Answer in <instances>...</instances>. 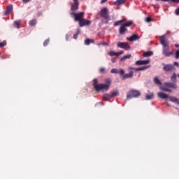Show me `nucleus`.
<instances>
[{
    "label": "nucleus",
    "instance_id": "f257e3e1",
    "mask_svg": "<svg viewBox=\"0 0 179 179\" xmlns=\"http://www.w3.org/2000/svg\"><path fill=\"white\" fill-rule=\"evenodd\" d=\"M171 81L173 82H166L164 83L161 87L160 90L162 92H166V93H173V89L177 90L178 89V86L177 85V73H173L172 76H171Z\"/></svg>",
    "mask_w": 179,
    "mask_h": 179
},
{
    "label": "nucleus",
    "instance_id": "f03ea898",
    "mask_svg": "<svg viewBox=\"0 0 179 179\" xmlns=\"http://www.w3.org/2000/svg\"><path fill=\"white\" fill-rule=\"evenodd\" d=\"M99 83L97 79H94L93 80V87L96 92H100L105 90V92L108 91L110 86H111V78L105 79V84Z\"/></svg>",
    "mask_w": 179,
    "mask_h": 179
},
{
    "label": "nucleus",
    "instance_id": "7ed1b4c3",
    "mask_svg": "<svg viewBox=\"0 0 179 179\" xmlns=\"http://www.w3.org/2000/svg\"><path fill=\"white\" fill-rule=\"evenodd\" d=\"M160 43L162 45H163L162 52L164 55H165V57H170V55H173V52H170V46H169L164 36H160Z\"/></svg>",
    "mask_w": 179,
    "mask_h": 179
},
{
    "label": "nucleus",
    "instance_id": "20e7f679",
    "mask_svg": "<svg viewBox=\"0 0 179 179\" xmlns=\"http://www.w3.org/2000/svg\"><path fill=\"white\" fill-rule=\"evenodd\" d=\"M157 96L159 99H162L164 100L169 99V100L172 103H176V104H179V99L176 98V96H169V95L164 92H158Z\"/></svg>",
    "mask_w": 179,
    "mask_h": 179
},
{
    "label": "nucleus",
    "instance_id": "39448f33",
    "mask_svg": "<svg viewBox=\"0 0 179 179\" xmlns=\"http://www.w3.org/2000/svg\"><path fill=\"white\" fill-rule=\"evenodd\" d=\"M133 24H134V22L132 21H128L124 24H122L119 29L120 34H124L126 31H128V29H127V27H129L130 26H132Z\"/></svg>",
    "mask_w": 179,
    "mask_h": 179
},
{
    "label": "nucleus",
    "instance_id": "423d86ee",
    "mask_svg": "<svg viewBox=\"0 0 179 179\" xmlns=\"http://www.w3.org/2000/svg\"><path fill=\"white\" fill-rule=\"evenodd\" d=\"M139 96H141V92L136 90H133L127 93V99L129 100V99H132L134 97V98L139 97Z\"/></svg>",
    "mask_w": 179,
    "mask_h": 179
},
{
    "label": "nucleus",
    "instance_id": "0eeeda50",
    "mask_svg": "<svg viewBox=\"0 0 179 179\" xmlns=\"http://www.w3.org/2000/svg\"><path fill=\"white\" fill-rule=\"evenodd\" d=\"M70 15L71 16L74 17V20L76 22H80V20H83L84 16H85V13L81 12V13H71Z\"/></svg>",
    "mask_w": 179,
    "mask_h": 179
},
{
    "label": "nucleus",
    "instance_id": "6e6552de",
    "mask_svg": "<svg viewBox=\"0 0 179 179\" xmlns=\"http://www.w3.org/2000/svg\"><path fill=\"white\" fill-rule=\"evenodd\" d=\"M162 65L164 66L162 68L164 72H172V71H174V69H176V67H174V65L173 64H166L164 63H162Z\"/></svg>",
    "mask_w": 179,
    "mask_h": 179
},
{
    "label": "nucleus",
    "instance_id": "1a4fd4ad",
    "mask_svg": "<svg viewBox=\"0 0 179 179\" xmlns=\"http://www.w3.org/2000/svg\"><path fill=\"white\" fill-rule=\"evenodd\" d=\"M100 15L101 16V17H103V19H109L110 15L108 14V8L105 7L101 9Z\"/></svg>",
    "mask_w": 179,
    "mask_h": 179
},
{
    "label": "nucleus",
    "instance_id": "9d476101",
    "mask_svg": "<svg viewBox=\"0 0 179 179\" xmlns=\"http://www.w3.org/2000/svg\"><path fill=\"white\" fill-rule=\"evenodd\" d=\"M117 47L119 48H123L124 50H126V51H129L131 50V46L128 43L125 42H118L117 44Z\"/></svg>",
    "mask_w": 179,
    "mask_h": 179
},
{
    "label": "nucleus",
    "instance_id": "9b49d317",
    "mask_svg": "<svg viewBox=\"0 0 179 179\" xmlns=\"http://www.w3.org/2000/svg\"><path fill=\"white\" fill-rule=\"evenodd\" d=\"M78 23H79L80 27H83L85 26H90L92 22L89 20L83 18L81 20H80V22Z\"/></svg>",
    "mask_w": 179,
    "mask_h": 179
},
{
    "label": "nucleus",
    "instance_id": "f8f14e48",
    "mask_svg": "<svg viewBox=\"0 0 179 179\" xmlns=\"http://www.w3.org/2000/svg\"><path fill=\"white\" fill-rule=\"evenodd\" d=\"M122 77V79L123 80H125V79H129L131 78H133L134 77V71H130L129 73H124L123 75H121Z\"/></svg>",
    "mask_w": 179,
    "mask_h": 179
},
{
    "label": "nucleus",
    "instance_id": "ddd939ff",
    "mask_svg": "<svg viewBox=\"0 0 179 179\" xmlns=\"http://www.w3.org/2000/svg\"><path fill=\"white\" fill-rule=\"evenodd\" d=\"M111 73H119V75H124V73H125V71H124V69H120V70L117 69H113L110 71Z\"/></svg>",
    "mask_w": 179,
    "mask_h": 179
},
{
    "label": "nucleus",
    "instance_id": "4468645a",
    "mask_svg": "<svg viewBox=\"0 0 179 179\" xmlns=\"http://www.w3.org/2000/svg\"><path fill=\"white\" fill-rule=\"evenodd\" d=\"M150 60H138L135 62L136 65H148Z\"/></svg>",
    "mask_w": 179,
    "mask_h": 179
},
{
    "label": "nucleus",
    "instance_id": "2eb2a0df",
    "mask_svg": "<svg viewBox=\"0 0 179 179\" xmlns=\"http://www.w3.org/2000/svg\"><path fill=\"white\" fill-rule=\"evenodd\" d=\"M128 41H136V40H139V36L136 34H133L131 36L127 38Z\"/></svg>",
    "mask_w": 179,
    "mask_h": 179
},
{
    "label": "nucleus",
    "instance_id": "dca6fc26",
    "mask_svg": "<svg viewBox=\"0 0 179 179\" xmlns=\"http://www.w3.org/2000/svg\"><path fill=\"white\" fill-rule=\"evenodd\" d=\"M71 10L75 12V10H78L79 9V2L74 1V3L71 6Z\"/></svg>",
    "mask_w": 179,
    "mask_h": 179
},
{
    "label": "nucleus",
    "instance_id": "f3484780",
    "mask_svg": "<svg viewBox=\"0 0 179 179\" xmlns=\"http://www.w3.org/2000/svg\"><path fill=\"white\" fill-rule=\"evenodd\" d=\"M102 99L104 100V101H108V100H111L113 98L111 96V94H104Z\"/></svg>",
    "mask_w": 179,
    "mask_h": 179
},
{
    "label": "nucleus",
    "instance_id": "a211bd4d",
    "mask_svg": "<svg viewBox=\"0 0 179 179\" xmlns=\"http://www.w3.org/2000/svg\"><path fill=\"white\" fill-rule=\"evenodd\" d=\"M12 10H13V6L12 5H9L7 6L6 10L4 13V14L6 15H9V13H10L12 12Z\"/></svg>",
    "mask_w": 179,
    "mask_h": 179
},
{
    "label": "nucleus",
    "instance_id": "6ab92c4d",
    "mask_svg": "<svg viewBox=\"0 0 179 179\" xmlns=\"http://www.w3.org/2000/svg\"><path fill=\"white\" fill-rule=\"evenodd\" d=\"M84 43L85 45H90V44H93L94 43V40L87 38Z\"/></svg>",
    "mask_w": 179,
    "mask_h": 179
},
{
    "label": "nucleus",
    "instance_id": "aec40b11",
    "mask_svg": "<svg viewBox=\"0 0 179 179\" xmlns=\"http://www.w3.org/2000/svg\"><path fill=\"white\" fill-rule=\"evenodd\" d=\"M22 23L21 20H15L13 23L14 27H16L17 29H19V26H20V24Z\"/></svg>",
    "mask_w": 179,
    "mask_h": 179
},
{
    "label": "nucleus",
    "instance_id": "412c9836",
    "mask_svg": "<svg viewBox=\"0 0 179 179\" xmlns=\"http://www.w3.org/2000/svg\"><path fill=\"white\" fill-rule=\"evenodd\" d=\"M125 22H127L126 19H122V20L116 21V22H114V26H120V24H121L122 23Z\"/></svg>",
    "mask_w": 179,
    "mask_h": 179
},
{
    "label": "nucleus",
    "instance_id": "4be33fe9",
    "mask_svg": "<svg viewBox=\"0 0 179 179\" xmlns=\"http://www.w3.org/2000/svg\"><path fill=\"white\" fill-rule=\"evenodd\" d=\"M126 0H117L114 2L116 6H120V5H122V3H125Z\"/></svg>",
    "mask_w": 179,
    "mask_h": 179
},
{
    "label": "nucleus",
    "instance_id": "5701e85b",
    "mask_svg": "<svg viewBox=\"0 0 179 179\" xmlns=\"http://www.w3.org/2000/svg\"><path fill=\"white\" fill-rule=\"evenodd\" d=\"M152 55H153V52L152 51L145 52L143 54V57H152Z\"/></svg>",
    "mask_w": 179,
    "mask_h": 179
},
{
    "label": "nucleus",
    "instance_id": "b1692460",
    "mask_svg": "<svg viewBox=\"0 0 179 179\" xmlns=\"http://www.w3.org/2000/svg\"><path fill=\"white\" fill-rule=\"evenodd\" d=\"M153 97H155V95L153 94V93L148 94L145 96L146 100H152V99H153Z\"/></svg>",
    "mask_w": 179,
    "mask_h": 179
},
{
    "label": "nucleus",
    "instance_id": "393cba45",
    "mask_svg": "<svg viewBox=\"0 0 179 179\" xmlns=\"http://www.w3.org/2000/svg\"><path fill=\"white\" fill-rule=\"evenodd\" d=\"M29 24L31 27L36 26V24H37V20H36V19L31 20V21H29Z\"/></svg>",
    "mask_w": 179,
    "mask_h": 179
},
{
    "label": "nucleus",
    "instance_id": "a878e982",
    "mask_svg": "<svg viewBox=\"0 0 179 179\" xmlns=\"http://www.w3.org/2000/svg\"><path fill=\"white\" fill-rule=\"evenodd\" d=\"M148 68H149V66H143L141 67H138L136 69H134L136 71H145V69H148Z\"/></svg>",
    "mask_w": 179,
    "mask_h": 179
},
{
    "label": "nucleus",
    "instance_id": "bb28decb",
    "mask_svg": "<svg viewBox=\"0 0 179 179\" xmlns=\"http://www.w3.org/2000/svg\"><path fill=\"white\" fill-rule=\"evenodd\" d=\"M154 82H155V85H162V81H160V80L159 79L158 77H155L154 78Z\"/></svg>",
    "mask_w": 179,
    "mask_h": 179
},
{
    "label": "nucleus",
    "instance_id": "cd10ccee",
    "mask_svg": "<svg viewBox=\"0 0 179 179\" xmlns=\"http://www.w3.org/2000/svg\"><path fill=\"white\" fill-rule=\"evenodd\" d=\"M99 72L100 73H107V69H106V67H101L99 69Z\"/></svg>",
    "mask_w": 179,
    "mask_h": 179
},
{
    "label": "nucleus",
    "instance_id": "c85d7f7f",
    "mask_svg": "<svg viewBox=\"0 0 179 179\" xmlns=\"http://www.w3.org/2000/svg\"><path fill=\"white\" fill-rule=\"evenodd\" d=\"M131 57H132L131 55H126L120 59V61H125V59H129V58H131Z\"/></svg>",
    "mask_w": 179,
    "mask_h": 179
},
{
    "label": "nucleus",
    "instance_id": "c756f323",
    "mask_svg": "<svg viewBox=\"0 0 179 179\" xmlns=\"http://www.w3.org/2000/svg\"><path fill=\"white\" fill-rule=\"evenodd\" d=\"M80 34V29H77V33H76V34L73 35V38H74V40H78V36H79Z\"/></svg>",
    "mask_w": 179,
    "mask_h": 179
},
{
    "label": "nucleus",
    "instance_id": "7c9ffc66",
    "mask_svg": "<svg viewBox=\"0 0 179 179\" xmlns=\"http://www.w3.org/2000/svg\"><path fill=\"white\" fill-rule=\"evenodd\" d=\"M156 1H162V2H169V1H171V2L179 3V0H156Z\"/></svg>",
    "mask_w": 179,
    "mask_h": 179
},
{
    "label": "nucleus",
    "instance_id": "2f4dec72",
    "mask_svg": "<svg viewBox=\"0 0 179 179\" xmlns=\"http://www.w3.org/2000/svg\"><path fill=\"white\" fill-rule=\"evenodd\" d=\"M118 94H120V93L118 92V91H116V92L110 94V96L113 99V97H117V96H118Z\"/></svg>",
    "mask_w": 179,
    "mask_h": 179
},
{
    "label": "nucleus",
    "instance_id": "473e14b6",
    "mask_svg": "<svg viewBox=\"0 0 179 179\" xmlns=\"http://www.w3.org/2000/svg\"><path fill=\"white\" fill-rule=\"evenodd\" d=\"M108 55L110 57H114V55H115L117 57V52L110 51L108 52Z\"/></svg>",
    "mask_w": 179,
    "mask_h": 179
},
{
    "label": "nucleus",
    "instance_id": "72a5a7b5",
    "mask_svg": "<svg viewBox=\"0 0 179 179\" xmlns=\"http://www.w3.org/2000/svg\"><path fill=\"white\" fill-rule=\"evenodd\" d=\"M50 43V39H46L43 43V46L47 47L48 44Z\"/></svg>",
    "mask_w": 179,
    "mask_h": 179
},
{
    "label": "nucleus",
    "instance_id": "f704fd0d",
    "mask_svg": "<svg viewBox=\"0 0 179 179\" xmlns=\"http://www.w3.org/2000/svg\"><path fill=\"white\" fill-rule=\"evenodd\" d=\"M6 45V41H3V42L0 43V48H2V47H5Z\"/></svg>",
    "mask_w": 179,
    "mask_h": 179
},
{
    "label": "nucleus",
    "instance_id": "c9c22d12",
    "mask_svg": "<svg viewBox=\"0 0 179 179\" xmlns=\"http://www.w3.org/2000/svg\"><path fill=\"white\" fill-rule=\"evenodd\" d=\"M175 57H176V59H178V58H179V49L176 51Z\"/></svg>",
    "mask_w": 179,
    "mask_h": 179
},
{
    "label": "nucleus",
    "instance_id": "e433bc0d",
    "mask_svg": "<svg viewBox=\"0 0 179 179\" xmlns=\"http://www.w3.org/2000/svg\"><path fill=\"white\" fill-rule=\"evenodd\" d=\"M99 45H110V44L106 43V42H101L100 43H99Z\"/></svg>",
    "mask_w": 179,
    "mask_h": 179
},
{
    "label": "nucleus",
    "instance_id": "4c0bfd02",
    "mask_svg": "<svg viewBox=\"0 0 179 179\" xmlns=\"http://www.w3.org/2000/svg\"><path fill=\"white\" fill-rule=\"evenodd\" d=\"M145 21L147 22V23H149L150 22H152V18L150 17H147L145 18Z\"/></svg>",
    "mask_w": 179,
    "mask_h": 179
},
{
    "label": "nucleus",
    "instance_id": "58836bf2",
    "mask_svg": "<svg viewBox=\"0 0 179 179\" xmlns=\"http://www.w3.org/2000/svg\"><path fill=\"white\" fill-rule=\"evenodd\" d=\"M117 57H119V55H122L124 54V52L122 50H120V52H116Z\"/></svg>",
    "mask_w": 179,
    "mask_h": 179
},
{
    "label": "nucleus",
    "instance_id": "ea45409f",
    "mask_svg": "<svg viewBox=\"0 0 179 179\" xmlns=\"http://www.w3.org/2000/svg\"><path fill=\"white\" fill-rule=\"evenodd\" d=\"M175 13L177 16H179V8H178L176 11H175Z\"/></svg>",
    "mask_w": 179,
    "mask_h": 179
},
{
    "label": "nucleus",
    "instance_id": "a19ab883",
    "mask_svg": "<svg viewBox=\"0 0 179 179\" xmlns=\"http://www.w3.org/2000/svg\"><path fill=\"white\" fill-rule=\"evenodd\" d=\"M31 0H22L23 3H29Z\"/></svg>",
    "mask_w": 179,
    "mask_h": 179
},
{
    "label": "nucleus",
    "instance_id": "79ce46f5",
    "mask_svg": "<svg viewBox=\"0 0 179 179\" xmlns=\"http://www.w3.org/2000/svg\"><path fill=\"white\" fill-rule=\"evenodd\" d=\"M111 62L113 63L117 62V58H115V57L112 58Z\"/></svg>",
    "mask_w": 179,
    "mask_h": 179
},
{
    "label": "nucleus",
    "instance_id": "37998d69",
    "mask_svg": "<svg viewBox=\"0 0 179 179\" xmlns=\"http://www.w3.org/2000/svg\"><path fill=\"white\" fill-rule=\"evenodd\" d=\"M173 66H178V67H179V64H178V62H173Z\"/></svg>",
    "mask_w": 179,
    "mask_h": 179
},
{
    "label": "nucleus",
    "instance_id": "c03bdc74",
    "mask_svg": "<svg viewBox=\"0 0 179 179\" xmlns=\"http://www.w3.org/2000/svg\"><path fill=\"white\" fill-rule=\"evenodd\" d=\"M66 41H69V35H68V34L66 35Z\"/></svg>",
    "mask_w": 179,
    "mask_h": 179
},
{
    "label": "nucleus",
    "instance_id": "a18cd8bd",
    "mask_svg": "<svg viewBox=\"0 0 179 179\" xmlns=\"http://www.w3.org/2000/svg\"><path fill=\"white\" fill-rule=\"evenodd\" d=\"M105 2H107V0H101V3H105Z\"/></svg>",
    "mask_w": 179,
    "mask_h": 179
},
{
    "label": "nucleus",
    "instance_id": "49530a36",
    "mask_svg": "<svg viewBox=\"0 0 179 179\" xmlns=\"http://www.w3.org/2000/svg\"><path fill=\"white\" fill-rule=\"evenodd\" d=\"M129 69H131V71H135V69H136V68L130 67Z\"/></svg>",
    "mask_w": 179,
    "mask_h": 179
},
{
    "label": "nucleus",
    "instance_id": "de8ad7c7",
    "mask_svg": "<svg viewBox=\"0 0 179 179\" xmlns=\"http://www.w3.org/2000/svg\"><path fill=\"white\" fill-rule=\"evenodd\" d=\"M41 15H42L41 13H38V16H41Z\"/></svg>",
    "mask_w": 179,
    "mask_h": 179
},
{
    "label": "nucleus",
    "instance_id": "09e8293b",
    "mask_svg": "<svg viewBox=\"0 0 179 179\" xmlns=\"http://www.w3.org/2000/svg\"><path fill=\"white\" fill-rule=\"evenodd\" d=\"M175 46H176L177 48H178L179 45H175Z\"/></svg>",
    "mask_w": 179,
    "mask_h": 179
},
{
    "label": "nucleus",
    "instance_id": "8fccbe9b",
    "mask_svg": "<svg viewBox=\"0 0 179 179\" xmlns=\"http://www.w3.org/2000/svg\"><path fill=\"white\" fill-rule=\"evenodd\" d=\"M74 1V2H78V0H73Z\"/></svg>",
    "mask_w": 179,
    "mask_h": 179
},
{
    "label": "nucleus",
    "instance_id": "3c124183",
    "mask_svg": "<svg viewBox=\"0 0 179 179\" xmlns=\"http://www.w3.org/2000/svg\"><path fill=\"white\" fill-rule=\"evenodd\" d=\"M176 76H178V78H179V74H176Z\"/></svg>",
    "mask_w": 179,
    "mask_h": 179
}]
</instances>
